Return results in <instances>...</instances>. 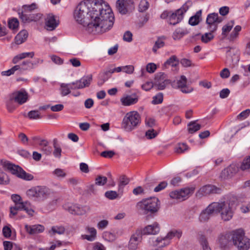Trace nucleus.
<instances>
[{
  "label": "nucleus",
  "instance_id": "24",
  "mask_svg": "<svg viewBox=\"0 0 250 250\" xmlns=\"http://www.w3.org/2000/svg\"><path fill=\"white\" fill-rule=\"evenodd\" d=\"M138 97L135 95H134L133 97L127 95L121 98V102L123 105L129 106L136 104L138 102Z\"/></svg>",
  "mask_w": 250,
  "mask_h": 250
},
{
  "label": "nucleus",
  "instance_id": "32",
  "mask_svg": "<svg viewBox=\"0 0 250 250\" xmlns=\"http://www.w3.org/2000/svg\"><path fill=\"white\" fill-rule=\"evenodd\" d=\"M201 14L202 10L197 11L195 15L190 18L188 21L189 24L192 26L197 25L200 22Z\"/></svg>",
  "mask_w": 250,
  "mask_h": 250
},
{
  "label": "nucleus",
  "instance_id": "54",
  "mask_svg": "<svg viewBox=\"0 0 250 250\" xmlns=\"http://www.w3.org/2000/svg\"><path fill=\"white\" fill-rule=\"evenodd\" d=\"M155 82L165 81L168 82L166 79V75L163 72H160L157 74L155 78Z\"/></svg>",
  "mask_w": 250,
  "mask_h": 250
},
{
  "label": "nucleus",
  "instance_id": "1",
  "mask_svg": "<svg viewBox=\"0 0 250 250\" xmlns=\"http://www.w3.org/2000/svg\"><path fill=\"white\" fill-rule=\"evenodd\" d=\"M73 16L86 32L102 34L113 25L114 16L109 6L103 0H86L76 7Z\"/></svg>",
  "mask_w": 250,
  "mask_h": 250
},
{
  "label": "nucleus",
  "instance_id": "17",
  "mask_svg": "<svg viewBox=\"0 0 250 250\" xmlns=\"http://www.w3.org/2000/svg\"><path fill=\"white\" fill-rule=\"evenodd\" d=\"M142 239V235L140 230H138L133 234L130 239L128 244V249L129 250H136L138 245L141 242Z\"/></svg>",
  "mask_w": 250,
  "mask_h": 250
},
{
  "label": "nucleus",
  "instance_id": "34",
  "mask_svg": "<svg viewBox=\"0 0 250 250\" xmlns=\"http://www.w3.org/2000/svg\"><path fill=\"white\" fill-rule=\"evenodd\" d=\"M71 83H62L60 85L61 94L62 96H65L70 93Z\"/></svg>",
  "mask_w": 250,
  "mask_h": 250
},
{
  "label": "nucleus",
  "instance_id": "56",
  "mask_svg": "<svg viewBox=\"0 0 250 250\" xmlns=\"http://www.w3.org/2000/svg\"><path fill=\"white\" fill-rule=\"evenodd\" d=\"M18 70V67L17 66L15 65L13 67H12L11 69L7 70V71H4L1 72V75L2 76H10L13 74H14L15 72L16 71H17Z\"/></svg>",
  "mask_w": 250,
  "mask_h": 250
},
{
  "label": "nucleus",
  "instance_id": "49",
  "mask_svg": "<svg viewBox=\"0 0 250 250\" xmlns=\"http://www.w3.org/2000/svg\"><path fill=\"white\" fill-rule=\"evenodd\" d=\"M241 30V27L239 25H237L236 26L234 29H233V31H232V32L231 33L230 35V40L231 41H233L235 39H236L238 35V33L239 32H240Z\"/></svg>",
  "mask_w": 250,
  "mask_h": 250
},
{
  "label": "nucleus",
  "instance_id": "27",
  "mask_svg": "<svg viewBox=\"0 0 250 250\" xmlns=\"http://www.w3.org/2000/svg\"><path fill=\"white\" fill-rule=\"evenodd\" d=\"M34 52H24L19 54L14 57L12 62L14 64L17 63L20 60L27 57L32 58L34 56Z\"/></svg>",
  "mask_w": 250,
  "mask_h": 250
},
{
  "label": "nucleus",
  "instance_id": "45",
  "mask_svg": "<svg viewBox=\"0 0 250 250\" xmlns=\"http://www.w3.org/2000/svg\"><path fill=\"white\" fill-rule=\"evenodd\" d=\"M129 182L128 179L125 175H122L120 177V181L119 183V189L123 188V187L128 184Z\"/></svg>",
  "mask_w": 250,
  "mask_h": 250
},
{
  "label": "nucleus",
  "instance_id": "28",
  "mask_svg": "<svg viewBox=\"0 0 250 250\" xmlns=\"http://www.w3.org/2000/svg\"><path fill=\"white\" fill-rule=\"evenodd\" d=\"M92 80V75H88L84 76L79 80V83H81L79 84L78 88H84L88 87L90 85L91 82Z\"/></svg>",
  "mask_w": 250,
  "mask_h": 250
},
{
  "label": "nucleus",
  "instance_id": "33",
  "mask_svg": "<svg viewBox=\"0 0 250 250\" xmlns=\"http://www.w3.org/2000/svg\"><path fill=\"white\" fill-rule=\"evenodd\" d=\"M179 63V61L175 55L171 56L167 61L164 63V66L167 67L168 65H170L172 67H176Z\"/></svg>",
  "mask_w": 250,
  "mask_h": 250
},
{
  "label": "nucleus",
  "instance_id": "50",
  "mask_svg": "<svg viewBox=\"0 0 250 250\" xmlns=\"http://www.w3.org/2000/svg\"><path fill=\"white\" fill-rule=\"evenodd\" d=\"M19 21L17 18H13L8 21V27L10 29H15L19 26Z\"/></svg>",
  "mask_w": 250,
  "mask_h": 250
},
{
  "label": "nucleus",
  "instance_id": "25",
  "mask_svg": "<svg viewBox=\"0 0 250 250\" xmlns=\"http://www.w3.org/2000/svg\"><path fill=\"white\" fill-rule=\"evenodd\" d=\"M37 8V5L36 3H33L31 4H25L22 6L21 11L19 12V15L20 18L21 17V15L25 14H28L29 13H32L35 9Z\"/></svg>",
  "mask_w": 250,
  "mask_h": 250
},
{
  "label": "nucleus",
  "instance_id": "18",
  "mask_svg": "<svg viewBox=\"0 0 250 250\" xmlns=\"http://www.w3.org/2000/svg\"><path fill=\"white\" fill-rule=\"evenodd\" d=\"M214 212H215L214 207L213 206V203H212L201 212L199 217V221L201 222L208 221Z\"/></svg>",
  "mask_w": 250,
  "mask_h": 250
},
{
  "label": "nucleus",
  "instance_id": "58",
  "mask_svg": "<svg viewBox=\"0 0 250 250\" xmlns=\"http://www.w3.org/2000/svg\"><path fill=\"white\" fill-rule=\"evenodd\" d=\"M231 22H232V24L231 25L227 24V25H225V26H224L223 27L222 34L223 36H226L227 35V33H229L231 30V29L233 27V24H234V21H231Z\"/></svg>",
  "mask_w": 250,
  "mask_h": 250
},
{
  "label": "nucleus",
  "instance_id": "13",
  "mask_svg": "<svg viewBox=\"0 0 250 250\" xmlns=\"http://www.w3.org/2000/svg\"><path fill=\"white\" fill-rule=\"evenodd\" d=\"M116 8L120 13L125 15L134 8L133 2L131 0H118Z\"/></svg>",
  "mask_w": 250,
  "mask_h": 250
},
{
  "label": "nucleus",
  "instance_id": "53",
  "mask_svg": "<svg viewBox=\"0 0 250 250\" xmlns=\"http://www.w3.org/2000/svg\"><path fill=\"white\" fill-rule=\"evenodd\" d=\"M250 114V109H247L241 112L237 116V119L239 120H244L247 118Z\"/></svg>",
  "mask_w": 250,
  "mask_h": 250
},
{
  "label": "nucleus",
  "instance_id": "26",
  "mask_svg": "<svg viewBox=\"0 0 250 250\" xmlns=\"http://www.w3.org/2000/svg\"><path fill=\"white\" fill-rule=\"evenodd\" d=\"M86 229L88 231V232L90 234H85L82 235V237L83 239H86L89 241H94L97 235V231L96 229L94 228L87 227Z\"/></svg>",
  "mask_w": 250,
  "mask_h": 250
},
{
  "label": "nucleus",
  "instance_id": "55",
  "mask_svg": "<svg viewBox=\"0 0 250 250\" xmlns=\"http://www.w3.org/2000/svg\"><path fill=\"white\" fill-rule=\"evenodd\" d=\"M9 182L8 176L0 170V184H7Z\"/></svg>",
  "mask_w": 250,
  "mask_h": 250
},
{
  "label": "nucleus",
  "instance_id": "47",
  "mask_svg": "<svg viewBox=\"0 0 250 250\" xmlns=\"http://www.w3.org/2000/svg\"><path fill=\"white\" fill-rule=\"evenodd\" d=\"M187 79L184 75L181 76L180 79L177 81V87L179 89L187 85Z\"/></svg>",
  "mask_w": 250,
  "mask_h": 250
},
{
  "label": "nucleus",
  "instance_id": "57",
  "mask_svg": "<svg viewBox=\"0 0 250 250\" xmlns=\"http://www.w3.org/2000/svg\"><path fill=\"white\" fill-rule=\"evenodd\" d=\"M62 150L60 146L54 147L53 154L55 158L60 159L62 156Z\"/></svg>",
  "mask_w": 250,
  "mask_h": 250
},
{
  "label": "nucleus",
  "instance_id": "62",
  "mask_svg": "<svg viewBox=\"0 0 250 250\" xmlns=\"http://www.w3.org/2000/svg\"><path fill=\"white\" fill-rule=\"evenodd\" d=\"M167 182L163 181L155 188L154 191L156 192L160 191L161 190L164 189L167 186Z\"/></svg>",
  "mask_w": 250,
  "mask_h": 250
},
{
  "label": "nucleus",
  "instance_id": "11",
  "mask_svg": "<svg viewBox=\"0 0 250 250\" xmlns=\"http://www.w3.org/2000/svg\"><path fill=\"white\" fill-rule=\"evenodd\" d=\"M63 207L65 210L67 211L70 213L77 215L85 214L89 209L87 207H81L70 203L64 204Z\"/></svg>",
  "mask_w": 250,
  "mask_h": 250
},
{
  "label": "nucleus",
  "instance_id": "16",
  "mask_svg": "<svg viewBox=\"0 0 250 250\" xmlns=\"http://www.w3.org/2000/svg\"><path fill=\"white\" fill-rule=\"evenodd\" d=\"M231 231L225 235H221L218 237V244L222 249H227L232 244Z\"/></svg>",
  "mask_w": 250,
  "mask_h": 250
},
{
  "label": "nucleus",
  "instance_id": "7",
  "mask_svg": "<svg viewBox=\"0 0 250 250\" xmlns=\"http://www.w3.org/2000/svg\"><path fill=\"white\" fill-rule=\"evenodd\" d=\"M29 198H35L38 200L43 201L50 194V189L45 186H36L28 189L26 192Z\"/></svg>",
  "mask_w": 250,
  "mask_h": 250
},
{
  "label": "nucleus",
  "instance_id": "64",
  "mask_svg": "<svg viewBox=\"0 0 250 250\" xmlns=\"http://www.w3.org/2000/svg\"><path fill=\"white\" fill-rule=\"evenodd\" d=\"M146 69L149 73H153L156 69V65L154 63H149L147 64Z\"/></svg>",
  "mask_w": 250,
  "mask_h": 250
},
{
  "label": "nucleus",
  "instance_id": "14",
  "mask_svg": "<svg viewBox=\"0 0 250 250\" xmlns=\"http://www.w3.org/2000/svg\"><path fill=\"white\" fill-rule=\"evenodd\" d=\"M11 100L18 103L19 104H22L27 101L28 99V94L24 89H21L19 91H15L11 95Z\"/></svg>",
  "mask_w": 250,
  "mask_h": 250
},
{
  "label": "nucleus",
  "instance_id": "21",
  "mask_svg": "<svg viewBox=\"0 0 250 250\" xmlns=\"http://www.w3.org/2000/svg\"><path fill=\"white\" fill-rule=\"evenodd\" d=\"M142 235L156 234L160 231V227L158 223L155 222L152 225L146 227L142 230H140Z\"/></svg>",
  "mask_w": 250,
  "mask_h": 250
},
{
  "label": "nucleus",
  "instance_id": "46",
  "mask_svg": "<svg viewBox=\"0 0 250 250\" xmlns=\"http://www.w3.org/2000/svg\"><path fill=\"white\" fill-rule=\"evenodd\" d=\"M188 149L187 145L185 143H179L175 147V152L177 153H181Z\"/></svg>",
  "mask_w": 250,
  "mask_h": 250
},
{
  "label": "nucleus",
  "instance_id": "12",
  "mask_svg": "<svg viewBox=\"0 0 250 250\" xmlns=\"http://www.w3.org/2000/svg\"><path fill=\"white\" fill-rule=\"evenodd\" d=\"M222 18L218 17L217 13H211L208 15L206 23L208 24V28L210 32H215L218 26V24L221 22Z\"/></svg>",
  "mask_w": 250,
  "mask_h": 250
},
{
  "label": "nucleus",
  "instance_id": "36",
  "mask_svg": "<svg viewBox=\"0 0 250 250\" xmlns=\"http://www.w3.org/2000/svg\"><path fill=\"white\" fill-rule=\"evenodd\" d=\"M199 241L202 246L203 250H211L207 238L205 235H201L199 238Z\"/></svg>",
  "mask_w": 250,
  "mask_h": 250
},
{
  "label": "nucleus",
  "instance_id": "35",
  "mask_svg": "<svg viewBox=\"0 0 250 250\" xmlns=\"http://www.w3.org/2000/svg\"><path fill=\"white\" fill-rule=\"evenodd\" d=\"M65 230V229L64 227L62 226H53L51 228V229L50 230H49V233L51 235H53L56 233L58 234H62L64 233Z\"/></svg>",
  "mask_w": 250,
  "mask_h": 250
},
{
  "label": "nucleus",
  "instance_id": "5",
  "mask_svg": "<svg viewBox=\"0 0 250 250\" xmlns=\"http://www.w3.org/2000/svg\"><path fill=\"white\" fill-rule=\"evenodd\" d=\"M15 206L10 208V215H15L18 210H24L30 216H33L34 210L31 208V204L28 202H22L21 197L18 194H13L11 196ZM11 217V216H10Z\"/></svg>",
  "mask_w": 250,
  "mask_h": 250
},
{
  "label": "nucleus",
  "instance_id": "8",
  "mask_svg": "<svg viewBox=\"0 0 250 250\" xmlns=\"http://www.w3.org/2000/svg\"><path fill=\"white\" fill-rule=\"evenodd\" d=\"M7 168L12 174L16 175L21 179L30 181L34 178V176L32 174L26 173L21 167L18 166L9 164L7 166Z\"/></svg>",
  "mask_w": 250,
  "mask_h": 250
},
{
  "label": "nucleus",
  "instance_id": "19",
  "mask_svg": "<svg viewBox=\"0 0 250 250\" xmlns=\"http://www.w3.org/2000/svg\"><path fill=\"white\" fill-rule=\"evenodd\" d=\"M42 14L41 13H32L22 14L20 18L23 22H30L32 21H37L42 18Z\"/></svg>",
  "mask_w": 250,
  "mask_h": 250
},
{
  "label": "nucleus",
  "instance_id": "15",
  "mask_svg": "<svg viewBox=\"0 0 250 250\" xmlns=\"http://www.w3.org/2000/svg\"><path fill=\"white\" fill-rule=\"evenodd\" d=\"M46 29L49 31L54 30L59 24V21L53 14L50 13L46 15L45 19Z\"/></svg>",
  "mask_w": 250,
  "mask_h": 250
},
{
  "label": "nucleus",
  "instance_id": "4",
  "mask_svg": "<svg viewBox=\"0 0 250 250\" xmlns=\"http://www.w3.org/2000/svg\"><path fill=\"white\" fill-rule=\"evenodd\" d=\"M137 209L145 214L157 212L160 208V201L157 198L150 197L142 200L137 204Z\"/></svg>",
  "mask_w": 250,
  "mask_h": 250
},
{
  "label": "nucleus",
  "instance_id": "48",
  "mask_svg": "<svg viewBox=\"0 0 250 250\" xmlns=\"http://www.w3.org/2000/svg\"><path fill=\"white\" fill-rule=\"evenodd\" d=\"M163 100V95L162 93H159L153 97L152 104H159L162 103Z\"/></svg>",
  "mask_w": 250,
  "mask_h": 250
},
{
  "label": "nucleus",
  "instance_id": "41",
  "mask_svg": "<svg viewBox=\"0 0 250 250\" xmlns=\"http://www.w3.org/2000/svg\"><path fill=\"white\" fill-rule=\"evenodd\" d=\"M95 185L100 186H104L107 182V178L102 175H98L95 178Z\"/></svg>",
  "mask_w": 250,
  "mask_h": 250
},
{
  "label": "nucleus",
  "instance_id": "61",
  "mask_svg": "<svg viewBox=\"0 0 250 250\" xmlns=\"http://www.w3.org/2000/svg\"><path fill=\"white\" fill-rule=\"evenodd\" d=\"M191 5V3L190 1H188L186 2L182 7L178 9L177 10H179L181 13V15L183 16L184 14L188 10L189 7Z\"/></svg>",
  "mask_w": 250,
  "mask_h": 250
},
{
  "label": "nucleus",
  "instance_id": "31",
  "mask_svg": "<svg viewBox=\"0 0 250 250\" xmlns=\"http://www.w3.org/2000/svg\"><path fill=\"white\" fill-rule=\"evenodd\" d=\"M188 33V31L186 29L178 28L173 32L172 37L174 40H180Z\"/></svg>",
  "mask_w": 250,
  "mask_h": 250
},
{
  "label": "nucleus",
  "instance_id": "43",
  "mask_svg": "<svg viewBox=\"0 0 250 250\" xmlns=\"http://www.w3.org/2000/svg\"><path fill=\"white\" fill-rule=\"evenodd\" d=\"M149 3L147 0H141L139 4V11L143 12L149 7Z\"/></svg>",
  "mask_w": 250,
  "mask_h": 250
},
{
  "label": "nucleus",
  "instance_id": "10",
  "mask_svg": "<svg viewBox=\"0 0 250 250\" xmlns=\"http://www.w3.org/2000/svg\"><path fill=\"white\" fill-rule=\"evenodd\" d=\"M222 191L221 188L212 185H207L201 187L196 193V196L201 197L203 196H208L213 194H220Z\"/></svg>",
  "mask_w": 250,
  "mask_h": 250
},
{
  "label": "nucleus",
  "instance_id": "2",
  "mask_svg": "<svg viewBox=\"0 0 250 250\" xmlns=\"http://www.w3.org/2000/svg\"><path fill=\"white\" fill-rule=\"evenodd\" d=\"M234 204V200L229 199L218 202H213L215 212L219 213L221 219L224 221H228L232 218Z\"/></svg>",
  "mask_w": 250,
  "mask_h": 250
},
{
  "label": "nucleus",
  "instance_id": "39",
  "mask_svg": "<svg viewBox=\"0 0 250 250\" xmlns=\"http://www.w3.org/2000/svg\"><path fill=\"white\" fill-rule=\"evenodd\" d=\"M182 232L181 231L177 230H173L169 231L165 237L169 241L174 237H177L178 238H180L182 236Z\"/></svg>",
  "mask_w": 250,
  "mask_h": 250
},
{
  "label": "nucleus",
  "instance_id": "60",
  "mask_svg": "<svg viewBox=\"0 0 250 250\" xmlns=\"http://www.w3.org/2000/svg\"><path fill=\"white\" fill-rule=\"evenodd\" d=\"M53 173L58 177L64 178L66 176V173L64 170L61 168H56Z\"/></svg>",
  "mask_w": 250,
  "mask_h": 250
},
{
  "label": "nucleus",
  "instance_id": "9",
  "mask_svg": "<svg viewBox=\"0 0 250 250\" xmlns=\"http://www.w3.org/2000/svg\"><path fill=\"white\" fill-rule=\"evenodd\" d=\"M194 188H184L180 190H175L169 193V196L171 198L182 201L187 199L191 195L194 191Z\"/></svg>",
  "mask_w": 250,
  "mask_h": 250
},
{
  "label": "nucleus",
  "instance_id": "23",
  "mask_svg": "<svg viewBox=\"0 0 250 250\" xmlns=\"http://www.w3.org/2000/svg\"><path fill=\"white\" fill-rule=\"evenodd\" d=\"M180 12L179 10H176L175 13H172L169 15V24L174 25L181 21L183 16L181 15Z\"/></svg>",
  "mask_w": 250,
  "mask_h": 250
},
{
  "label": "nucleus",
  "instance_id": "3",
  "mask_svg": "<svg viewBox=\"0 0 250 250\" xmlns=\"http://www.w3.org/2000/svg\"><path fill=\"white\" fill-rule=\"evenodd\" d=\"M232 245L238 250H248L250 248V239L245 235L243 229L231 231Z\"/></svg>",
  "mask_w": 250,
  "mask_h": 250
},
{
  "label": "nucleus",
  "instance_id": "22",
  "mask_svg": "<svg viewBox=\"0 0 250 250\" xmlns=\"http://www.w3.org/2000/svg\"><path fill=\"white\" fill-rule=\"evenodd\" d=\"M25 229L26 231L30 234H35L42 232L44 229V227L40 225L33 226L26 225Z\"/></svg>",
  "mask_w": 250,
  "mask_h": 250
},
{
  "label": "nucleus",
  "instance_id": "30",
  "mask_svg": "<svg viewBox=\"0 0 250 250\" xmlns=\"http://www.w3.org/2000/svg\"><path fill=\"white\" fill-rule=\"evenodd\" d=\"M28 32L26 30H21L15 37V42L17 44L23 43L28 37Z\"/></svg>",
  "mask_w": 250,
  "mask_h": 250
},
{
  "label": "nucleus",
  "instance_id": "51",
  "mask_svg": "<svg viewBox=\"0 0 250 250\" xmlns=\"http://www.w3.org/2000/svg\"><path fill=\"white\" fill-rule=\"evenodd\" d=\"M105 196L110 200H114L117 198L118 194L115 191L109 190L105 192Z\"/></svg>",
  "mask_w": 250,
  "mask_h": 250
},
{
  "label": "nucleus",
  "instance_id": "52",
  "mask_svg": "<svg viewBox=\"0 0 250 250\" xmlns=\"http://www.w3.org/2000/svg\"><path fill=\"white\" fill-rule=\"evenodd\" d=\"M28 116L30 119H41L40 113L38 110H32L28 112Z\"/></svg>",
  "mask_w": 250,
  "mask_h": 250
},
{
  "label": "nucleus",
  "instance_id": "59",
  "mask_svg": "<svg viewBox=\"0 0 250 250\" xmlns=\"http://www.w3.org/2000/svg\"><path fill=\"white\" fill-rule=\"evenodd\" d=\"M158 134V133L153 129H149L146 132V136L147 139H151L155 138Z\"/></svg>",
  "mask_w": 250,
  "mask_h": 250
},
{
  "label": "nucleus",
  "instance_id": "6",
  "mask_svg": "<svg viewBox=\"0 0 250 250\" xmlns=\"http://www.w3.org/2000/svg\"><path fill=\"white\" fill-rule=\"evenodd\" d=\"M141 121V116L138 112L130 111L127 113L124 117L122 127L126 131H131L139 125Z\"/></svg>",
  "mask_w": 250,
  "mask_h": 250
},
{
  "label": "nucleus",
  "instance_id": "37",
  "mask_svg": "<svg viewBox=\"0 0 250 250\" xmlns=\"http://www.w3.org/2000/svg\"><path fill=\"white\" fill-rule=\"evenodd\" d=\"M169 244V241L167 240L165 237H158L157 238L154 245L156 246H158L159 248H163Z\"/></svg>",
  "mask_w": 250,
  "mask_h": 250
},
{
  "label": "nucleus",
  "instance_id": "20",
  "mask_svg": "<svg viewBox=\"0 0 250 250\" xmlns=\"http://www.w3.org/2000/svg\"><path fill=\"white\" fill-rule=\"evenodd\" d=\"M238 171V167L235 164H230L222 172V177L224 178H229L234 175Z\"/></svg>",
  "mask_w": 250,
  "mask_h": 250
},
{
  "label": "nucleus",
  "instance_id": "63",
  "mask_svg": "<svg viewBox=\"0 0 250 250\" xmlns=\"http://www.w3.org/2000/svg\"><path fill=\"white\" fill-rule=\"evenodd\" d=\"M220 77L223 79H227L229 77L230 75V72L229 69L225 68H224L220 73Z\"/></svg>",
  "mask_w": 250,
  "mask_h": 250
},
{
  "label": "nucleus",
  "instance_id": "38",
  "mask_svg": "<svg viewBox=\"0 0 250 250\" xmlns=\"http://www.w3.org/2000/svg\"><path fill=\"white\" fill-rule=\"evenodd\" d=\"M188 131L190 133H193L194 132L199 130L201 128V125L196 123V121H192L188 124Z\"/></svg>",
  "mask_w": 250,
  "mask_h": 250
},
{
  "label": "nucleus",
  "instance_id": "44",
  "mask_svg": "<svg viewBox=\"0 0 250 250\" xmlns=\"http://www.w3.org/2000/svg\"><path fill=\"white\" fill-rule=\"evenodd\" d=\"M165 45V42L162 38H158L155 42V44L153 47L152 50L154 52L156 53L158 49L163 47Z\"/></svg>",
  "mask_w": 250,
  "mask_h": 250
},
{
  "label": "nucleus",
  "instance_id": "29",
  "mask_svg": "<svg viewBox=\"0 0 250 250\" xmlns=\"http://www.w3.org/2000/svg\"><path fill=\"white\" fill-rule=\"evenodd\" d=\"M34 63L29 61H23L21 64L16 65L18 67V70L20 72H21L23 71L31 69L34 68Z\"/></svg>",
  "mask_w": 250,
  "mask_h": 250
},
{
  "label": "nucleus",
  "instance_id": "42",
  "mask_svg": "<svg viewBox=\"0 0 250 250\" xmlns=\"http://www.w3.org/2000/svg\"><path fill=\"white\" fill-rule=\"evenodd\" d=\"M240 168L242 170H248L250 171V156L244 159L240 166Z\"/></svg>",
  "mask_w": 250,
  "mask_h": 250
},
{
  "label": "nucleus",
  "instance_id": "40",
  "mask_svg": "<svg viewBox=\"0 0 250 250\" xmlns=\"http://www.w3.org/2000/svg\"><path fill=\"white\" fill-rule=\"evenodd\" d=\"M213 32L209 31L208 33H206L202 35L201 38L202 42L207 43L212 40L214 37L212 34Z\"/></svg>",
  "mask_w": 250,
  "mask_h": 250
}]
</instances>
